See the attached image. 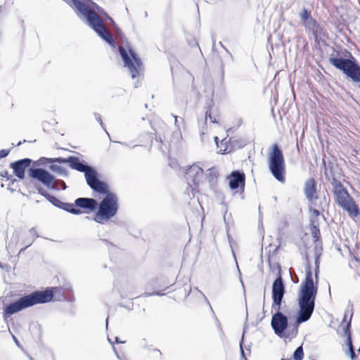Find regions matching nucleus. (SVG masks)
Returning a JSON list of instances; mask_svg holds the SVG:
<instances>
[{
  "label": "nucleus",
  "instance_id": "e2e57ef3",
  "mask_svg": "<svg viewBox=\"0 0 360 360\" xmlns=\"http://www.w3.org/2000/svg\"><path fill=\"white\" fill-rule=\"evenodd\" d=\"M281 360H292V359H281Z\"/></svg>",
  "mask_w": 360,
  "mask_h": 360
},
{
  "label": "nucleus",
  "instance_id": "20e7f679",
  "mask_svg": "<svg viewBox=\"0 0 360 360\" xmlns=\"http://www.w3.org/2000/svg\"><path fill=\"white\" fill-rule=\"evenodd\" d=\"M318 292L317 282L314 283L312 272L309 265L306 267V276L300 285L297 295L299 310L297 312L295 326L292 331V335L297 333L299 324L306 322L311 318L314 309L315 300Z\"/></svg>",
  "mask_w": 360,
  "mask_h": 360
},
{
  "label": "nucleus",
  "instance_id": "c9c22d12",
  "mask_svg": "<svg viewBox=\"0 0 360 360\" xmlns=\"http://www.w3.org/2000/svg\"><path fill=\"white\" fill-rule=\"evenodd\" d=\"M10 150H11L10 149H8V150H5V149L1 150H0V158H6V156H8V155L10 153Z\"/></svg>",
  "mask_w": 360,
  "mask_h": 360
},
{
  "label": "nucleus",
  "instance_id": "864d4df0",
  "mask_svg": "<svg viewBox=\"0 0 360 360\" xmlns=\"http://www.w3.org/2000/svg\"><path fill=\"white\" fill-rule=\"evenodd\" d=\"M13 340H14V341L15 342L16 345H19V344H18V341L17 338H16L15 336H13Z\"/></svg>",
  "mask_w": 360,
  "mask_h": 360
},
{
  "label": "nucleus",
  "instance_id": "3c124183",
  "mask_svg": "<svg viewBox=\"0 0 360 360\" xmlns=\"http://www.w3.org/2000/svg\"><path fill=\"white\" fill-rule=\"evenodd\" d=\"M25 142H26V140H23L22 141H20L17 143L16 146H20L22 143Z\"/></svg>",
  "mask_w": 360,
  "mask_h": 360
},
{
  "label": "nucleus",
  "instance_id": "13d9d810",
  "mask_svg": "<svg viewBox=\"0 0 360 360\" xmlns=\"http://www.w3.org/2000/svg\"><path fill=\"white\" fill-rule=\"evenodd\" d=\"M105 323H106V328H108V318L106 319Z\"/></svg>",
  "mask_w": 360,
  "mask_h": 360
},
{
  "label": "nucleus",
  "instance_id": "de8ad7c7",
  "mask_svg": "<svg viewBox=\"0 0 360 360\" xmlns=\"http://www.w3.org/2000/svg\"><path fill=\"white\" fill-rule=\"evenodd\" d=\"M113 350H114V352H115L116 356L120 360V359H122V358L120 356V355H119L118 352H117L115 347H113Z\"/></svg>",
  "mask_w": 360,
  "mask_h": 360
},
{
  "label": "nucleus",
  "instance_id": "ea45409f",
  "mask_svg": "<svg viewBox=\"0 0 360 360\" xmlns=\"http://www.w3.org/2000/svg\"><path fill=\"white\" fill-rule=\"evenodd\" d=\"M34 242V240H31V241L27 244V245H25V246L22 248H21L19 251V254H21L22 252H23L29 246H30L32 243Z\"/></svg>",
  "mask_w": 360,
  "mask_h": 360
},
{
  "label": "nucleus",
  "instance_id": "f704fd0d",
  "mask_svg": "<svg viewBox=\"0 0 360 360\" xmlns=\"http://www.w3.org/2000/svg\"><path fill=\"white\" fill-rule=\"evenodd\" d=\"M30 233L31 234L32 237V240H35V238H38L39 236L37 233V231L34 228H32L30 229Z\"/></svg>",
  "mask_w": 360,
  "mask_h": 360
},
{
  "label": "nucleus",
  "instance_id": "412c9836",
  "mask_svg": "<svg viewBox=\"0 0 360 360\" xmlns=\"http://www.w3.org/2000/svg\"><path fill=\"white\" fill-rule=\"evenodd\" d=\"M322 162L325 168L324 175L326 179L330 181L332 179V178H336L334 172V164L332 162L329 161L326 165V162L324 159L323 160Z\"/></svg>",
  "mask_w": 360,
  "mask_h": 360
},
{
  "label": "nucleus",
  "instance_id": "1a4fd4ad",
  "mask_svg": "<svg viewBox=\"0 0 360 360\" xmlns=\"http://www.w3.org/2000/svg\"><path fill=\"white\" fill-rule=\"evenodd\" d=\"M33 165L32 167L34 168H37V167L41 165H46L47 164L52 163H58V164H65L68 163L69 166L72 169H75L78 172L84 173L87 168L89 167V165L84 160H80L79 158L75 156H69L68 158H40L38 160L32 162Z\"/></svg>",
  "mask_w": 360,
  "mask_h": 360
},
{
  "label": "nucleus",
  "instance_id": "c85d7f7f",
  "mask_svg": "<svg viewBox=\"0 0 360 360\" xmlns=\"http://www.w3.org/2000/svg\"><path fill=\"white\" fill-rule=\"evenodd\" d=\"M314 255H321L322 252V242H314Z\"/></svg>",
  "mask_w": 360,
  "mask_h": 360
},
{
  "label": "nucleus",
  "instance_id": "a19ab883",
  "mask_svg": "<svg viewBox=\"0 0 360 360\" xmlns=\"http://www.w3.org/2000/svg\"><path fill=\"white\" fill-rule=\"evenodd\" d=\"M100 123V125L101 127H102V129L106 132V134H108V136L110 137V134L108 133L107 130H106V128H105V126L104 124V123L102 121V119L101 120H99L98 122Z\"/></svg>",
  "mask_w": 360,
  "mask_h": 360
},
{
  "label": "nucleus",
  "instance_id": "b1692460",
  "mask_svg": "<svg viewBox=\"0 0 360 360\" xmlns=\"http://www.w3.org/2000/svg\"><path fill=\"white\" fill-rule=\"evenodd\" d=\"M217 176L218 172L216 168L212 167L207 170V172L206 174V178L210 183H212L214 181H216Z\"/></svg>",
  "mask_w": 360,
  "mask_h": 360
},
{
  "label": "nucleus",
  "instance_id": "bf43d9fd",
  "mask_svg": "<svg viewBox=\"0 0 360 360\" xmlns=\"http://www.w3.org/2000/svg\"><path fill=\"white\" fill-rule=\"evenodd\" d=\"M214 140H215V142H216V143H217L218 137H217V136H215V137H214Z\"/></svg>",
  "mask_w": 360,
  "mask_h": 360
},
{
  "label": "nucleus",
  "instance_id": "7c9ffc66",
  "mask_svg": "<svg viewBox=\"0 0 360 360\" xmlns=\"http://www.w3.org/2000/svg\"><path fill=\"white\" fill-rule=\"evenodd\" d=\"M224 222L225 224H226V232H227V237H228V239H229V242L230 243V245L231 244V235L229 234V221H228V218H227V216H226V212L225 213V214L224 215Z\"/></svg>",
  "mask_w": 360,
  "mask_h": 360
},
{
  "label": "nucleus",
  "instance_id": "393cba45",
  "mask_svg": "<svg viewBox=\"0 0 360 360\" xmlns=\"http://www.w3.org/2000/svg\"><path fill=\"white\" fill-rule=\"evenodd\" d=\"M311 236L314 239V242H320L321 233L318 226L313 224L311 230Z\"/></svg>",
  "mask_w": 360,
  "mask_h": 360
},
{
  "label": "nucleus",
  "instance_id": "ddd939ff",
  "mask_svg": "<svg viewBox=\"0 0 360 360\" xmlns=\"http://www.w3.org/2000/svg\"><path fill=\"white\" fill-rule=\"evenodd\" d=\"M203 176V169L194 164L186 169L185 177L187 184L191 188L192 193L195 191Z\"/></svg>",
  "mask_w": 360,
  "mask_h": 360
},
{
  "label": "nucleus",
  "instance_id": "cd10ccee",
  "mask_svg": "<svg viewBox=\"0 0 360 360\" xmlns=\"http://www.w3.org/2000/svg\"><path fill=\"white\" fill-rule=\"evenodd\" d=\"M208 119L212 123H218L216 117H212V115L211 106H208L205 111V121H207Z\"/></svg>",
  "mask_w": 360,
  "mask_h": 360
},
{
  "label": "nucleus",
  "instance_id": "4468645a",
  "mask_svg": "<svg viewBox=\"0 0 360 360\" xmlns=\"http://www.w3.org/2000/svg\"><path fill=\"white\" fill-rule=\"evenodd\" d=\"M271 326L276 335L280 338L285 337L288 327V316L283 313H274L271 317Z\"/></svg>",
  "mask_w": 360,
  "mask_h": 360
},
{
  "label": "nucleus",
  "instance_id": "79ce46f5",
  "mask_svg": "<svg viewBox=\"0 0 360 360\" xmlns=\"http://www.w3.org/2000/svg\"><path fill=\"white\" fill-rule=\"evenodd\" d=\"M100 123V125L101 127H102V129L106 132V134H108V136L110 137V134L108 133L107 130H106V128H105V126L104 124V123L102 121V119L101 120H99L98 122Z\"/></svg>",
  "mask_w": 360,
  "mask_h": 360
},
{
  "label": "nucleus",
  "instance_id": "f03ea898",
  "mask_svg": "<svg viewBox=\"0 0 360 360\" xmlns=\"http://www.w3.org/2000/svg\"><path fill=\"white\" fill-rule=\"evenodd\" d=\"M84 174L87 185L94 191L105 195L100 203H98V210L94 217L96 222L103 224L117 214L119 208L117 197L114 193L109 191L106 183L99 179L98 173L95 168L89 165Z\"/></svg>",
  "mask_w": 360,
  "mask_h": 360
},
{
  "label": "nucleus",
  "instance_id": "0eeeda50",
  "mask_svg": "<svg viewBox=\"0 0 360 360\" xmlns=\"http://www.w3.org/2000/svg\"><path fill=\"white\" fill-rule=\"evenodd\" d=\"M28 175L31 178L38 180L48 189L58 191L61 188L65 191L67 188L63 180L56 179L53 174L45 169L32 167L28 170Z\"/></svg>",
  "mask_w": 360,
  "mask_h": 360
},
{
  "label": "nucleus",
  "instance_id": "9d476101",
  "mask_svg": "<svg viewBox=\"0 0 360 360\" xmlns=\"http://www.w3.org/2000/svg\"><path fill=\"white\" fill-rule=\"evenodd\" d=\"M272 300L271 309L276 311L275 313H282L281 304L285 293V287L281 276V269L278 265V271L276 278L272 284Z\"/></svg>",
  "mask_w": 360,
  "mask_h": 360
},
{
  "label": "nucleus",
  "instance_id": "680f3d73",
  "mask_svg": "<svg viewBox=\"0 0 360 360\" xmlns=\"http://www.w3.org/2000/svg\"><path fill=\"white\" fill-rule=\"evenodd\" d=\"M30 241H31V240H27V241L25 242L26 245H27Z\"/></svg>",
  "mask_w": 360,
  "mask_h": 360
},
{
  "label": "nucleus",
  "instance_id": "f8f14e48",
  "mask_svg": "<svg viewBox=\"0 0 360 360\" xmlns=\"http://www.w3.org/2000/svg\"><path fill=\"white\" fill-rule=\"evenodd\" d=\"M38 193L44 196L49 202H51L53 206L63 210L69 213L73 214H80L82 213L80 209L75 208L72 203L69 202H63L60 201L56 197L49 194L44 188L41 186L37 187Z\"/></svg>",
  "mask_w": 360,
  "mask_h": 360
},
{
  "label": "nucleus",
  "instance_id": "58836bf2",
  "mask_svg": "<svg viewBox=\"0 0 360 360\" xmlns=\"http://www.w3.org/2000/svg\"><path fill=\"white\" fill-rule=\"evenodd\" d=\"M105 17H106V18L110 21V24L112 25L113 27L117 26L115 22L113 20V19L111 17H110L108 14Z\"/></svg>",
  "mask_w": 360,
  "mask_h": 360
},
{
  "label": "nucleus",
  "instance_id": "49530a36",
  "mask_svg": "<svg viewBox=\"0 0 360 360\" xmlns=\"http://www.w3.org/2000/svg\"><path fill=\"white\" fill-rule=\"evenodd\" d=\"M195 290H198L203 296L205 301L207 302L208 304H210V302H209L207 298L206 297V296L200 290H199L197 288H195Z\"/></svg>",
  "mask_w": 360,
  "mask_h": 360
},
{
  "label": "nucleus",
  "instance_id": "bb28decb",
  "mask_svg": "<svg viewBox=\"0 0 360 360\" xmlns=\"http://www.w3.org/2000/svg\"><path fill=\"white\" fill-rule=\"evenodd\" d=\"M304 357V351L302 346L298 347L293 353L294 360H302Z\"/></svg>",
  "mask_w": 360,
  "mask_h": 360
},
{
  "label": "nucleus",
  "instance_id": "37998d69",
  "mask_svg": "<svg viewBox=\"0 0 360 360\" xmlns=\"http://www.w3.org/2000/svg\"><path fill=\"white\" fill-rule=\"evenodd\" d=\"M174 119H175V122H174V124H175V126L178 128V129H180V127H179V117L178 116H176V115H172Z\"/></svg>",
  "mask_w": 360,
  "mask_h": 360
},
{
  "label": "nucleus",
  "instance_id": "69168bd1",
  "mask_svg": "<svg viewBox=\"0 0 360 360\" xmlns=\"http://www.w3.org/2000/svg\"><path fill=\"white\" fill-rule=\"evenodd\" d=\"M120 360H127V359H124V358H122V359H120Z\"/></svg>",
  "mask_w": 360,
  "mask_h": 360
},
{
  "label": "nucleus",
  "instance_id": "f3484780",
  "mask_svg": "<svg viewBox=\"0 0 360 360\" xmlns=\"http://www.w3.org/2000/svg\"><path fill=\"white\" fill-rule=\"evenodd\" d=\"M304 193L307 200L311 203L318 199L316 182L314 178H310L306 181L304 186Z\"/></svg>",
  "mask_w": 360,
  "mask_h": 360
},
{
  "label": "nucleus",
  "instance_id": "c03bdc74",
  "mask_svg": "<svg viewBox=\"0 0 360 360\" xmlns=\"http://www.w3.org/2000/svg\"><path fill=\"white\" fill-rule=\"evenodd\" d=\"M94 117L96 118V120L99 122V120H101V116L100 114L97 113V112H94Z\"/></svg>",
  "mask_w": 360,
  "mask_h": 360
},
{
  "label": "nucleus",
  "instance_id": "052dcab7",
  "mask_svg": "<svg viewBox=\"0 0 360 360\" xmlns=\"http://www.w3.org/2000/svg\"><path fill=\"white\" fill-rule=\"evenodd\" d=\"M346 316H347V314H345V316H344V319H343V321H346Z\"/></svg>",
  "mask_w": 360,
  "mask_h": 360
},
{
  "label": "nucleus",
  "instance_id": "6ab92c4d",
  "mask_svg": "<svg viewBox=\"0 0 360 360\" xmlns=\"http://www.w3.org/2000/svg\"><path fill=\"white\" fill-rule=\"evenodd\" d=\"M303 25L313 34L316 41L321 39L324 35L321 26L314 18L309 19Z\"/></svg>",
  "mask_w": 360,
  "mask_h": 360
},
{
  "label": "nucleus",
  "instance_id": "0e129e2a",
  "mask_svg": "<svg viewBox=\"0 0 360 360\" xmlns=\"http://www.w3.org/2000/svg\"><path fill=\"white\" fill-rule=\"evenodd\" d=\"M232 252H233V257L236 258L235 253H234V252H233V250H232Z\"/></svg>",
  "mask_w": 360,
  "mask_h": 360
},
{
  "label": "nucleus",
  "instance_id": "7ed1b4c3",
  "mask_svg": "<svg viewBox=\"0 0 360 360\" xmlns=\"http://www.w3.org/2000/svg\"><path fill=\"white\" fill-rule=\"evenodd\" d=\"M71 290L72 288L69 285L63 288L53 287L46 288L44 290H35L6 305L4 310V316L6 317L35 304L48 303L53 299L54 296H57L56 298L57 301L69 300L64 293L65 291Z\"/></svg>",
  "mask_w": 360,
  "mask_h": 360
},
{
  "label": "nucleus",
  "instance_id": "e433bc0d",
  "mask_svg": "<svg viewBox=\"0 0 360 360\" xmlns=\"http://www.w3.org/2000/svg\"><path fill=\"white\" fill-rule=\"evenodd\" d=\"M309 211L314 217H319L320 215V212L317 209L310 208Z\"/></svg>",
  "mask_w": 360,
  "mask_h": 360
},
{
  "label": "nucleus",
  "instance_id": "6e6d98bb",
  "mask_svg": "<svg viewBox=\"0 0 360 360\" xmlns=\"http://www.w3.org/2000/svg\"><path fill=\"white\" fill-rule=\"evenodd\" d=\"M219 44L226 50V51L227 53H229V51L224 46V45L222 44V42H220Z\"/></svg>",
  "mask_w": 360,
  "mask_h": 360
},
{
  "label": "nucleus",
  "instance_id": "dca6fc26",
  "mask_svg": "<svg viewBox=\"0 0 360 360\" xmlns=\"http://www.w3.org/2000/svg\"><path fill=\"white\" fill-rule=\"evenodd\" d=\"M229 185L231 190H236L239 187L243 189L245 186V174L238 170L233 171L228 176Z\"/></svg>",
  "mask_w": 360,
  "mask_h": 360
},
{
  "label": "nucleus",
  "instance_id": "aec40b11",
  "mask_svg": "<svg viewBox=\"0 0 360 360\" xmlns=\"http://www.w3.org/2000/svg\"><path fill=\"white\" fill-rule=\"evenodd\" d=\"M352 316H353V312L352 311L351 315H350V319H349V321L347 323V324L344 328V331H345V335L347 337L346 344L349 349L350 357L352 359L354 360L356 358V354L354 352V347L352 343V335H351V332H350L351 321H352Z\"/></svg>",
  "mask_w": 360,
  "mask_h": 360
},
{
  "label": "nucleus",
  "instance_id": "39448f33",
  "mask_svg": "<svg viewBox=\"0 0 360 360\" xmlns=\"http://www.w3.org/2000/svg\"><path fill=\"white\" fill-rule=\"evenodd\" d=\"M345 58L330 56L329 63L336 69L342 71L352 82H360V65L356 59L347 51Z\"/></svg>",
  "mask_w": 360,
  "mask_h": 360
},
{
  "label": "nucleus",
  "instance_id": "5fc2aeb1",
  "mask_svg": "<svg viewBox=\"0 0 360 360\" xmlns=\"http://www.w3.org/2000/svg\"><path fill=\"white\" fill-rule=\"evenodd\" d=\"M108 342H109L111 345H114V342L112 341V340H111L109 337L108 338Z\"/></svg>",
  "mask_w": 360,
  "mask_h": 360
},
{
  "label": "nucleus",
  "instance_id": "4d7b16f0",
  "mask_svg": "<svg viewBox=\"0 0 360 360\" xmlns=\"http://www.w3.org/2000/svg\"><path fill=\"white\" fill-rule=\"evenodd\" d=\"M140 86V84L139 83V81H137V82L135 84L134 86L135 88H137Z\"/></svg>",
  "mask_w": 360,
  "mask_h": 360
},
{
  "label": "nucleus",
  "instance_id": "423d86ee",
  "mask_svg": "<svg viewBox=\"0 0 360 360\" xmlns=\"http://www.w3.org/2000/svg\"><path fill=\"white\" fill-rule=\"evenodd\" d=\"M268 167L272 176L281 183L285 182V165L283 153L279 146L274 144L268 158Z\"/></svg>",
  "mask_w": 360,
  "mask_h": 360
},
{
  "label": "nucleus",
  "instance_id": "603ef678",
  "mask_svg": "<svg viewBox=\"0 0 360 360\" xmlns=\"http://www.w3.org/2000/svg\"><path fill=\"white\" fill-rule=\"evenodd\" d=\"M101 241H103V242L105 243H106V244H108V245H112V243H111L108 242V241L107 240H105V239H102V240H101Z\"/></svg>",
  "mask_w": 360,
  "mask_h": 360
},
{
  "label": "nucleus",
  "instance_id": "338daca9",
  "mask_svg": "<svg viewBox=\"0 0 360 360\" xmlns=\"http://www.w3.org/2000/svg\"><path fill=\"white\" fill-rule=\"evenodd\" d=\"M210 309H212V306H210Z\"/></svg>",
  "mask_w": 360,
  "mask_h": 360
},
{
  "label": "nucleus",
  "instance_id": "c756f323",
  "mask_svg": "<svg viewBox=\"0 0 360 360\" xmlns=\"http://www.w3.org/2000/svg\"><path fill=\"white\" fill-rule=\"evenodd\" d=\"M0 175L3 177H6L7 180H10L11 182L9 184V186L16 182V179H13L11 175H9L6 170L3 171Z\"/></svg>",
  "mask_w": 360,
  "mask_h": 360
},
{
  "label": "nucleus",
  "instance_id": "774afa93",
  "mask_svg": "<svg viewBox=\"0 0 360 360\" xmlns=\"http://www.w3.org/2000/svg\"><path fill=\"white\" fill-rule=\"evenodd\" d=\"M210 309H212V306H210Z\"/></svg>",
  "mask_w": 360,
  "mask_h": 360
},
{
  "label": "nucleus",
  "instance_id": "a211bd4d",
  "mask_svg": "<svg viewBox=\"0 0 360 360\" xmlns=\"http://www.w3.org/2000/svg\"><path fill=\"white\" fill-rule=\"evenodd\" d=\"M72 205L75 208L77 207L91 212L95 211L98 207L97 200L91 198H78L75 200V203Z\"/></svg>",
  "mask_w": 360,
  "mask_h": 360
},
{
  "label": "nucleus",
  "instance_id": "2eb2a0df",
  "mask_svg": "<svg viewBox=\"0 0 360 360\" xmlns=\"http://www.w3.org/2000/svg\"><path fill=\"white\" fill-rule=\"evenodd\" d=\"M33 160L30 158H23L11 162L10 167L13 169V174L20 179L25 178V172L27 168L28 169L32 167L31 164Z\"/></svg>",
  "mask_w": 360,
  "mask_h": 360
},
{
  "label": "nucleus",
  "instance_id": "9b49d317",
  "mask_svg": "<svg viewBox=\"0 0 360 360\" xmlns=\"http://www.w3.org/2000/svg\"><path fill=\"white\" fill-rule=\"evenodd\" d=\"M334 197L335 201L338 206L347 212L349 216L355 217L359 214V207L347 189L338 192Z\"/></svg>",
  "mask_w": 360,
  "mask_h": 360
},
{
  "label": "nucleus",
  "instance_id": "6e6552de",
  "mask_svg": "<svg viewBox=\"0 0 360 360\" xmlns=\"http://www.w3.org/2000/svg\"><path fill=\"white\" fill-rule=\"evenodd\" d=\"M120 55L124 62V65L127 68L133 79L139 77L142 72V61L134 50L129 49V53L122 46H118Z\"/></svg>",
  "mask_w": 360,
  "mask_h": 360
},
{
  "label": "nucleus",
  "instance_id": "4c0bfd02",
  "mask_svg": "<svg viewBox=\"0 0 360 360\" xmlns=\"http://www.w3.org/2000/svg\"><path fill=\"white\" fill-rule=\"evenodd\" d=\"M115 30V34L120 37H122V35L123 34L122 32V30L118 27V26H116L114 27Z\"/></svg>",
  "mask_w": 360,
  "mask_h": 360
},
{
  "label": "nucleus",
  "instance_id": "72a5a7b5",
  "mask_svg": "<svg viewBox=\"0 0 360 360\" xmlns=\"http://www.w3.org/2000/svg\"><path fill=\"white\" fill-rule=\"evenodd\" d=\"M164 295H165V293H163L162 291H159V290L154 291V292H153L151 293H150V292H145L143 294V295L145 297H148V296H152V295L162 296Z\"/></svg>",
  "mask_w": 360,
  "mask_h": 360
},
{
  "label": "nucleus",
  "instance_id": "f257e3e1",
  "mask_svg": "<svg viewBox=\"0 0 360 360\" xmlns=\"http://www.w3.org/2000/svg\"><path fill=\"white\" fill-rule=\"evenodd\" d=\"M70 6L79 17H82L86 25L104 41L115 48L117 44L112 34L106 29L103 20L99 15L107 13L93 0H63Z\"/></svg>",
  "mask_w": 360,
  "mask_h": 360
},
{
  "label": "nucleus",
  "instance_id": "2f4dec72",
  "mask_svg": "<svg viewBox=\"0 0 360 360\" xmlns=\"http://www.w3.org/2000/svg\"><path fill=\"white\" fill-rule=\"evenodd\" d=\"M319 258L320 255H315V277L317 279L318 278V273H319Z\"/></svg>",
  "mask_w": 360,
  "mask_h": 360
},
{
  "label": "nucleus",
  "instance_id": "09e8293b",
  "mask_svg": "<svg viewBox=\"0 0 360 360\" xmlns=\"http://www.w3.org/2000/svg\"><path fill=\"white\" fill-rule=\"evenodd\" d=\"M116 143H118L124 146H128V144L125 142H121V141H115Z\"/></svg>",
  "mask_w": 360,
  "mask_h": 360
},
{
  "label": "nucleus",
  "instance_id": "8fccbe9b",
  "mask_svg": "<svg viewBox=\"0 0 360 360\" xmlns=\"http://www.w3.org/2000/svg\"><path fill=\"white\" fill-rule=\"evenodd\" d=\"M153 351H154V352H157V353H158V354H159L160 356H161V355H162V353H161V352H160L159 349H153Z\"/></svg>",
  "mask_w": 360,
  "mask_h": 360
},
{
  "label": "nucleus",
  "instance_id": "4be33fe9",
  "mask_svg": "<svg viewBox=\"0 0 360 360\" xmlns=\"http://www.w3.org/2000/svg\"><path fill=\"white\" fill-rule=\"evenodd\" d=\"M49 169L52 172H56L63 177H67L69 175L68 171L65 168L60 165H58L55 163H52L51 165H50Z\"/></svg>",
  "mask_w": 360,
  "mask_h": 360
},
{
  "label": "nucleus",
  "instance_id": "a18cd8bd",
  "mask_svg": "<svg viewBox=\"0 0 360 360\" xmlns=\"http://www.w3.org/2000/svg\"><path fill=\"white\" fill-rule=\"evenodd\" d=\"M114 342V344L115 343H117V344L122 343V344H124V343H125V341H120L118 337H115V342Z\"/></svg>",
  "mask_w": 360,
  "mask_h": 360
},
{
  "label": "nucleus",
  "instance_id": "473e14b6",
  "mask_svg": "<svg viewBox=\"0 0 360 360\" xmlns=\"http://www.w3.org/2000/svg\"><path fill=\"white\" fill-rule=\"evenodd\" d=\"M243 341H244V333L243 334L242 338H241V340L240 342V356H241V357L246 359L245 352H244V349H243Z\"/></svg>",
  "mask_w": 360,
  "mask_h": 360
},
{
  "label": "nucleus",
  "instance_id": "a878e982",
  "mask_svg": "<svg viewBox=\"0 0 360 360\" xmlns=\"http://www.w3.org/2000/svg\"><path fill=\"white\" fill-rule=\"evenodd\" d=\"M299 16L301 20L303 22V24L309 20V19L313 18L311 15V12L308 11L306 8H303L302 11L300 13Z\"/></svg>",
  "mask_w": 360,
  "mask_h": 360
},
{
  "label": "nucleus",
  "instance_id": "5701e85b",
  "mask_svg": "<svg viewBox=\"0 0 360 360\" xmlns=\"http://www.w3.org/2000/svg\"><path fill=\"white\" fill-rule=\"evenodd\" d=\"M330 181L333 187V193L334 195L338 194V192L342 191V190L346 189L342 185V184L337 179V178H332V179L330 180Z\"/></svg>",
  "mask_w": 360,
  "mask_h": 360
}]
</instances>
